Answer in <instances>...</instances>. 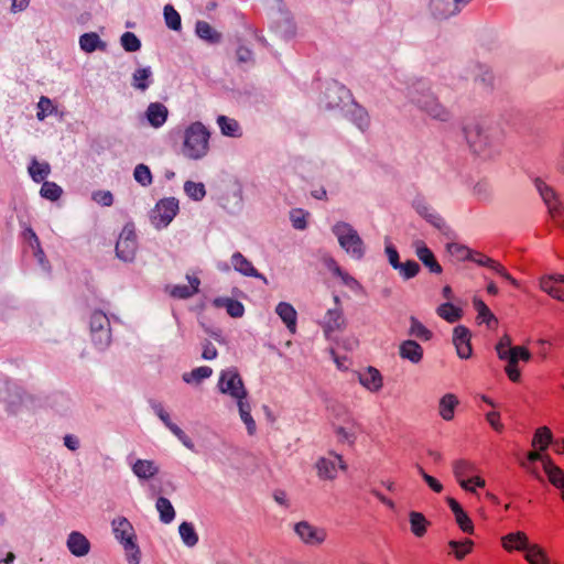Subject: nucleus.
I'll use <instances>...</instances> for the list:
<instances>
[{
	"label": "nucleus",
	"instance_id": "33",
	"mask_svg": "<svg viewBox=\"0 0 564 564\" xmlns=\"http://www.w3.org/2000/svg\"><path fill=\"white\" fill-rule=\"evenodd\" d=\"M195 32L199 39L212 44L219 43L221 40V34L206 21H197Z\"/></svg>",
	"mask_w": 564,
	"mask_h": 564
},
{
	"label": "nucleus",
	"instance_id": "5",
	"mask_svg": "<svg viewBox=\"0 0 564 564\" xmlns=\"http://www.w3.org/2000/svg\"><path fill=\"white\" fill-rule=\"evenodd\" d=\"M217 386L221 393L230 395L237 402L248 397V391L236 368L223 370Z\"/></svg>",
	"mask_w": 564,
	"mask_h": 564
},
{
	"label": "nucleus",
	"instance_id": "62",
	"mask_svg": "<svg viewBox=\"0 0 564 564\" xmlns=\"http://www.w3.org/2000/svg\"><path fill=\"white\" fill-rule=\"evenodd\" d=\"M351 116H352V119L356 122V124L361 130H364L365 128H367L369 126V117H368L367 111L364 108H361L357 105L354 106V109L351 110Z\"/></svg>",
	"mask_w": 564,
	"mask_h": 564
},
{
	"label": "nucleus",
	"instance_id": "6",
	"mask_svg": "<svg viewBox=\"0 0 564 564\" xmlns=\"http://www.w3.org/2000/svg\"><path fill=\"white\" fill-rule=\"evenodd\" d=\"M535 187L539 191L543 202L547 206L552 219L558 224H564V207L562 206L555 191L541 180H535Z\"/></svg>",
	"mask_w": 564,
	"mask_h": 564
},
{
	"label": "nucleus",
	"instance_id": "57",
	"mask_svg": "<svg viewBox=\"0 0 564 564\" xmlns=\"http://www.w3.org/2000/svg\"><path fill=\"white\" fill-rule=\"evenodd\" d=\"M62 192V188L53 182H44L41 187V195L50 200L58 199Z\"/></svg>",
	"mask_w": 564,
	"mask_h": 564
},
{
	"label": "nucleus",
	"instance_id": "19",
	"mask_svg": "<svg viewBox=\"0 0 564 564\" xmlns=\"http://www.w3.org/2000/svg\"><path fill=\"white\" fill-rule=\"evenodd\" d=\"M501 544L507 552L524 551L525 553L531 545L528 535L522 531L512 532L502 536Z\"/></svg>",
	"mask_w": 564,
	"mask_h": 564
},
{
	"label": "nucleus",
	"instance_id": "59",
	"mask_svg": "<svg viewBox=\"0 0 564 564\" xmlns=\"http://www.w3.org/2000/svg\"><path fill=\"white\" fill-rule=\"evenodd\" d=\"M459 486L465 491L476 495V488H484L486 486V480L480 476H474L463 482H459Z\"/></svg>",
	"mask_w": 564,
	"mask_h": 564
},
{
	"label": "nucleus",
	"instance_id": "63",
	"mask_svg": "<svg viewBox=\"0 0 564 564\" xmlns=\"http://www.w3.org/2000/svg\"><path fill=\"white\" fill-rule=\"evenodd\" d=\"M308 216V213L304 212L303 209H293L291 212V221L295 229H305L306 228V217Z\"/></svg>",
	"mask_w": 564,
	"mask_h": 564
},
{
	"label": "nucleus",
	"instance_id": "8",
	"mask_svg": "<svg viewBox=\"0 0 564 564\" xmlns=\"http://www.w3.org/2000/svg\"><path fill=\"white\" fill-rule=\"evenodd\" d=\"M412 100L433 119L447 121L451 118V112L430 91H424L420 96H412Z\"/></svg>",
	"mask_w": 564,
	"mask_h": 564
},
{
	"label": "nucleus",
	"instance_id": "32",
	"mask_svg": "<svg viewBox=\"0 0 564 564\" xmlns=\"http://www.w3.org/2000/svg\"><path fill=\"white\" fill-rule=\"evenodd\" d=\"M161 421L164 423V425L183 443L185 447H187L191 451H195V445L192 442V440L184 433L183 430H181L176 424H174L169 413L165 411L161 415H159Z\"/></svg>",
	"mask_w": 564,
	"mask_h": 564
},
{
	"label": "nucleus",
	"instance_id": "51",
	"mask_svg": "<svg viewBox=\"0 0 564 564\" xmlns=\"http://www.w3.org/2000/svg\"><path fill=\"white\" fill-rule=\"evenodd\" d=\"M164 20L170 29L174 31H178L181 29V15L173 6L166 4L164 7Z\"/></svg>",
	"mask_w": 564,
	"mask_h": 564
},
{
	"label": "nucleus",
	"instance_id": "4",
	"mask_svg": "<svg viewBox=\"0 0 564 564\" xmlns=\"http://www.w3.org/2000/svg\"><path fill=\"white\" fill-rule=\"evenodd\" d=\"M333 232L337 237L339 245L352 258L361 259L365 253L364 242L358 232L347 223L340 221L333 227Z\"/></svg>",
	"mask_w": 564,
	"mask_h": 564
},
{
	"label": "nucleus",
	"instance_id": "18",
	"mask_svg": "<svg viewBox=\"0 0 564 564\" xmlns=\"http://www.w3.org/2000/svg\"><path fill=\"white\" fill-rule=\"evenodd\" d=\"M110 323L107 315L100 311H96L90 316L91 333H99V341L109 343L110 338Z\"/></svg>",
	"mask_w": 564,
	"mask_h": 564
},
{
	"label": "nucleus",
	"instance_id": "25",
	"mask_svg": "<svg viewBox=\"0 0 564 564\" xmlns=\"http://www.w3.org/2000/svg\"><path fill=\"white\" fill-rule=\"evenodd\" d=\"M67 546L75 556H84L90 550V543L86 536L79 532H72L67 540Z\"/></svg>",
	"mask_w": 564,
	"mask_h": 564
},
{
	"label": "nucleus",
	"instance_id": "14",
	"mask_svg": "<svg viewBox=\"0 0 564 564\" xmlns=\"http://www.w3.org/2000/svg\"><path fill=\"white\" fill-rule=\"evenodd\" d=\"M111 525L116 539L119 540L123 546L131 547L137 536L130 521L124 517H119L112 520Z\"/></svg>",
	"mask_w": 564,
	"mask_h": 564
},
{
	"label": "nucleus",
	"instance_id": "12",
	"mask_svg": "<svg viewBox=\"0 0 564 564\" xmlns=\"http://www.w3.org/2000/svg\"><path fill=\"white\" fill-rule=\"evenodd\" d=\"M540 289L552 299L564 302V275L551 274L544 275L539 282Z\"/></svg>",
	"mask_w": 564,
	"mask_h": 564
},
{
	"label": "nucleus",
	"instance_id": "20",
	"mask_svg": "<svg viewBox=\"0 0 564 564\" xmlns=\"http://www.w3.org/2000/svg\"><path fill=\"white\" fill-rule=\"evenodd\" d=\"M145 117L151 127L159 129L166 122L169 109L161 102H151L145 110Z\"/></svg>",
	"mask_w": 564,
	"mask_h": 564
},
{
	"label": "nucleus",
	"instance_id": "22",
	"mask_svg": "<svg viewBox=\"0 0 564 564\" xmlns=\"http://www.w3.org/2000/svg\"><path fill=\"white\" fill-rule=\"evenodd\" d=\"M424 350L422 346L412 339L402 341L399 346V355L402 359L409 360L412 364H419L423 359Z\"/></svg>",
	"mask_w": 564,
	"mask_h": 564
},
{
	"label": "nucleus",
	"instance_id": "31",
	"mask_svg": "<svg viewBox=\"0 0 564 564\" xmlns=\"http://www.w3.org/2000/svg\"><path fill=\"white\" fill-rule=\"evenodd\" d=\"M79 45L86 53H93L96 50L106 51L107 48V44L94 32L83 34L79 39Z\"/></svg>",
	"mask_w": 564,
	"mask_h": 564
},
{
	"label": "nucleus",
	"instance_id": "21",
	"mask_svg": "<svg viewBox=\"0 0 564 564\" xmlns=\"http://www.w3.org/2000/svg\"><path fill=\"white\" fill-rule=\"evenodd\" d=\"M188 284H178L169 288L172 297L185 300L189 299L199 291L200 280L197 276L187 275Z\"/></svg>",
	"mask_w": 564,
	"mask_h": 564
},
{
	"label": "nucleus",
	"instance_id": "16",
	"mask_svg": "<svg viewBox=\"0 0 564 564\" xmlns=\"http://www.w3.org/2000/svg\"><path fill=\"white\" fill-rule=\"evenodd\" d=\"M465 3L460 0H431L430 10L437 19H447L456 14Z\"/></svg>",
	"mask_w": 564,
	"mask_h": 564
},
{
	"label": "nucleus",
	"instance_id": "2",
	"mask_svg": "<svg viewBox=\"0 0 564 564\" xmlns=\"http://www.w3.org/2000/svg\"><path fill=\"white\" fill-rule=\"evenodd\" d=\"M496 351L498 358L507 362L505 371L509 380L519 382L521 379L519 362H529L532 358L531 352L523 346H512L511 337L507 334L497 343Z\"/></svg>",
	"mask_w": 564,
	"mask_h": 564
},
{
	"label": "nucleus",
	"instance_id": "56",
	"mask_svg": "<svg viewBox=\"0 0 564 564\" xmlns=\"http://www.w3.org/2000/svg\"><path fill=\"white\" fill-rule=\"evenodd\" d=\"M121 45L127 52H137L141 47V42L132 32H126L120 39Z\"/></svg>",
	"mask_w": 564,
	"mask_h": 564
},
{
	"label": "nucleus",
	"instance_id": "26",
	"mask_svg": "<svg viewBox=\"0 0 564 564\" xmlns=\"http://www.w3.org/2000/svg\"><path fill=\"white\" fill-rule=\"evenodd\" d=\"M275 312L279 315V317L282 319V322L285 324L288 329L291 333H295L296 319H297V313H296L295 308L286 302H281L278 304Z\"/></svg>",
	"mask_w": 564,
	"mask_h": 564
},
{
	"label": "nucleus",
	"instance_id": "36",
	"mask_svg": "<svg viewBox=\"0 0 564 564\" xmlns=\"http://www.w3.org/2000/svg\"><path fill=\"white\" fill-rule=\"evenodd\" d=\"M133 473L139 478H151L158 474L159 468L152 460L138 459L132 466Z\"/></svg>",
	"mask_w": 564,
	"mask_h": 564
},
{
	"label": "nucleus",
	"instance_id": "27",
	"mask_svg": "<svg viewBox=\"0 0 564 564\" xmlns=\"http://www.w3.org/2000/svg\"><path fill=\"white\" fill-rule=\"evenodd\" d=\"M459 401L455 394L447 393L443 395L438 403V413L441 417L445 421H452L454 419L455 409Z\"/></svg>",
	"mask_w": 564,
	"mask_h": 564
},
{
	"label": "nucleus",
	"instance_id": "15",
	"mask_svg": "<svg viewBox=\"0 0 564 564\" xmlns=\"http://www.w3.org/2000/svg\"><path fill=\"white\" fill-rule=\"evenodd\" d=\"M469 260L474 261L478 265L489 268L490 270L495 271L497 274L502 276L505 280H507L509 283H511L513 286H516V288L519 286L518 281L514 278H512L508 273L506 268L498 261H496L480 252H473V251H471V256L469 257Z\"/></svg>",
	"mask_w": 564,
	"mask_h": 564
},
{
	"label": "nucleus",
	"instance_id": "53",
	"mask_svg": "<svg viewBox=\"0 0 564 564\" xmlns=\"http://www.w3.org/2000/svg\"><path fill=\"white\" fill-rule=\"evenodd\" d=\"M356 426V422L351 420V426L349 429L344 426H337L335 429V434L339 442L354 444L356 441V431L354 427Z\"/></svg>",
	"mask_w": 564,
	"mask_h": 564
},
{
	"label": "nucleus",
	"instance_id": "54",
	"mask_svg": "<svg viewBox=\"0 0 564 564\" xmlns=\"http://www.w3.org/2000/svg\"><path fill=\"white\" fill-rule=\"evenodd\" d=\"M134 180L142 186L152 184V174L145 164H138L133 172Z\"/></svg>",
	"mask_w": 564,
	"mask_h": 564
},
{
	"label": "nucleus",
	"instance_id": "61",
	"mask_svg": "<svg viewBox=\"0 0 564 564\" xmlns=\"http://www.w3.org/2000/svg\"><path fill=\"white\" fill-rule=\"evenodd\" d=\"M37 113L36 117L39 120H44L47 115L53 113L55 107L52 104V100L48 97L42 96L37 102Z\"/></svg>",
	"mask_w": 564,
	"mask_h": 564
},
{
	"label": "nucleus",
	"instance_id": "55",
	"mask_svg": "<svg viewBox=\"0 0 564 564\" xmlns=\"http://www.w3.org/2000/svg\"><path fill=\"white\" fill-rule=\"evenodd\" d=\"M185 193L195 200H200L205 197L206 191L203 183H195L187 181L184 185Z\"/></svg>",
	"mask_w": 564,
	"mask_h": 564
},
{
	"label": "nucleus",
	"instance_id": "49",
	"mask_svg": "<svg viewBox=\"0 0 564 564\" xmlns=\"http://www.w3.org/2000/svg\"><path fill=\"white\" fill-rule=\"evenodd\" d=\"M213 375V369L208 366H202L193 369L191 372L183 375V380L187 383L200 382L204 379L209 378Z\"/></svg>",
	"mask_w": 564,
	"mask_h": 564
},
{
	"label": "nucleus",
	"instance_id": "40",
	"mask_svg": "<svg viewBox=\"0 0 564 564\" xmlns=\"http://www.w3.org/2000/svg\"><path fill=\"white\" fill-rule=\"evenodd\" d=\"M239 414L242 422L246 424L248 433L252 435L256 432V422L251 416V405L248 399H243L237 402Z\"/></svg>",
	"mask_w": 564,
	"mask_h": 564
},
{
	"label": "nucleus",
	"instance_id": "46",
	"mask_svg": "<svg viewBox=\"0 0 564 564\" xmlns=\"http://www.w3.org/2000/svg\"><path fill=\"white\" fill-rule=\"evenodd\" d=\"M50 171L51 169L48 163L39 162L36 160H33L29 167L31 177L37 183L43 182L50 174Z\"/></svg>",
	"mask_w": 564,
	"mask_h": 564
},
{
	"label": "nucleus",
	"instance_id": "47",
	"mask_svg": "<svg viewBox=\"0 0 564 564\" xmlns=\"http://www.w3.org/2000/svg\"><path fill=\"white\" fill-rule=\"evenodd\" d=\"M409 335L416 337L421 340H430L433 336L432 332L427 329L419 319L411 317Z\"/></svg>",
	"mask_w": 564,
	"mask_h": 564
},
{
	"label": "nucleus",
	"instance_id": "42",
	"mask_svg": "<svg viewBox=\"0 0 564 564\" xmlns=\"http://www.w3.org/2000/svg\"><path fill=\"white\" fill-rule=\"evenodd\" d=\"M155 507H156V510L160 513V520L163 523H170V522H172L174 520V518H175V510H174L171 501L167 498L160 497L156 500Z\"/></svg>",
	"mask_w": 564,
	"mask_h": 564
},
{
	"label": "nucleus",
	"instance_id": "17",
	"mask_svg": "<svg viewBox=\"0 0 564 564\" xmlns=\"http://www.w3.org/2000/svg\"><path fill=\"white\" fill-rule=\"evenodd\" d=\"M360 384L369 392L377 393L383 387V377L375 367H368L358 375Z\"/></svg>",
	"mask_w": 564,
	"mask_h": 564
},
{
	"label": "nucleus",
	"instance_id": "58",
	"mask_svg": "<svg viewBox=\"0 0 564 564\" xmlns=\"http://www.w3.org/2000/svg\"><path fill=\"white\" fill-rule=\"evenodd\" d=\"M399 270L400 274L409 280L414 278L420 272V265L417 262L413 260H408L405 262H401L400 267L397 269Z\"/></svg>",
	"mask_w": 564,
	"mask_h": 564
},
{
	"label": "nucleus",
	"instance_id": "1",
	"mask_svg": "<svg viewBox=\"0 0 564 564\" xmlns=\"http://www.w3.org/2000/svg\"><path fill=\"white\" fill-rule=\"evenodd\" d=\"M463 132L470 150L477 155L491 158L497 152L496 138L481 122L467 120L463 126Z\"/></svg>",
	"mask_w": 564,
	"mask_h": 564
},
{
	"label": "nucleus",
	"instance_id": "28",
	"mask_svg": "<svg viewBox=\"0 0 564 564\" xmlns=\"http://www.w3.org/2000/svg\"><path fill=\"white\" fill-rule=\"evenodd\" d=\"M416 256L432 273L440 274L442 272L441 264L436 261L433 252L424 243H419L416 246Z\"/></svg>",
	"mask_w": 564,
	"mask_h": 564
},
{
	"label": "nucleus",
	"instance_id": "50",
	"mask_svg": "<svg viewBox=\"0 0 564 564\" xmlns=\"http://www.w3.org/2000/svg\"><path fill=\"white\" fill-rule=\"evenodd\" d=\"M180 535L183 540V542L187 546H194L198 542V535L194 529V525L189 522H182L180 528Z\"/></svg>",
	"mask_w": 564,
	"mask_h": 564
},
{
	"label": "nucleus",
	"instance_id": "38",
	"mask_svg": "<svg viewBox=\"0 0 564 564\" xmlns=\"http://www.w3.org/2000/svg\"><path fill=\"white\" fill-rule=\"evenodd\" d=\"M409 518L412 533L417 538L423 536L426 533L429 525V521L424 514L417 511H411Z\"/></svg>",
	"mask_w": 564,
	"mask_h": 564
},
{
	"label": "nucleus",
	"instance_id": "45",
	"mask_svg": "<svg viewBox=\"0 0 564 564\" xmlns=\"http://www.w3.org/2000/svg\"><path fill=\"white\" fill-rule=\"evenodd\" d=\"M217 123L224 135L238 137L239 135V123L237 120L228 118L226 116H219Z\"/></svg>",
	"mask_w": 564,
	"mask_h": 564
},
{
	"label": "nucleus",
	"instance_id": "9",
	"mask_svg": "<svg viewBox=\"0 0 564 564\" xmlns=\"http://www.w3.org/2000/svg\"><path fill=\"white\" fill-rule=\"evenodd\" d=\"M137 235L134 228L130 225L123 227L119 235L116 252L123 261H132L137 252Z\"/></svg>",
	"mask_w": 564,
	"mask_h": 564
},
{
	"label": "nucleus",
	"instance_id": "44",
	"mask_svg": "<svg viewBox=\"0 0 564 564\" xmlns=\"http://www.w3.org/2000/svg\"><path fill=\"white\" fill-rule=\"evenodd\" d=\"M448 546L453 551L455 557L460 561L471 552L474 542L469 539H465L464 541L452 540L448 542Z\"/></svg>",
	"mask_w": 564,
	"mask_h": 564
},
{
	"label": "nucleus",
	"instance_id": "39",
	"mask_svg": "<svg viewBox=\"0 0 564 564\" xmlns=\"http://www.w3.org/2000/svg\"><path fill=\"white\" fill-rule=\"evenodd\" d=\"M151 76L152 72L150 67L138 68L132 74V86L141 91L147 90L152 82Z\"/></svg>",
	"mask_w": 564,
	"mask_h": 564
},
{
	"label": "nucleus",
	"instance_id": "11",
	"mask_svg": "<svg viewBox=\"0 0 564 564\" xmlns=\"http://www.w3.org/2000/svg\"><path fill=\"white\" fill-rule=\"evenodd\" d=\"M294 531L301 541L308 545H319L327 536V533L323 528L315 527L307 521L296 523Z\"/></svg>",
	"mask_w": 564,
	"mask_h": 564
},
{
	"label": "nucleus",
	"instance_id": "30",
	"mask_svg": "<svg viewBox=\"0 0 564 564\" xmlns=\"http://www.w3.org/2000/svg\"><path fill=\"white\" fill-rule=\"evenodd\" d=\"M215 307L226 308L227 313L231 317H241L245 313L243 305L234 299L230 297H217L213 301Z\"/></svg>",
	"mask_w": 564,
	"mask_h": 564
},
{
	"label": "nucleus",
	"instance_id": "29",
	"mask_svg": "<svg viewBox=\"0 0 564 564\" xmlns=\"http://www.w3.org/2000/svg\"><path fill=\"white\" fill-rule=\"evenodd\" d=\"M346 321L341 307L328 310L325 316V332L340 330L345 327Z\"/></svg>",
	"mask_w": 564,
	"mask_h": 564
},
{
	"label": "nucleus",
	"instance_id": "10",
	"mask_svg": "<svg viewBox=\"0 0 564 564\" xmlns=\"http://www.w3.org/2000/svg\"><path fill=\"white\" fill-rule=\"evenodd\" d=\"M317 475L321 479L333 480L337 477L339 469H346L343 457L335 453H329L327 457H321L316 463Z\"/></svg>",
	"mask_w": 564,
	"mask_h": 564
},
{
	"label": "nucleus",
	"instance_id": "35",
	"mask_svg": "<svg viewBox=\"0 0 564 564\" xmlns=\"http://www.w3.org/2000/svg\"><path fill=\"white\" fill-rule=\"evenodd\" d=\"M474 308L477 312V319L481 323H486L488 327L496 326L498 324V319L491 313L489 307L485 304L484 301L479 299H474Z\"/></svg>",
	"mask_w": 564,
	"mask_h": 564
},
{
	"label": "nucleus",
	"instance_id": "48",
	"mask_svg": "<svg viewBox=\"0 0 564 564\" xmlns=\"http://www.w3.org/2000/svg\"><path fill=\"white\" fill-rule=\"evenodd\" d=\"M525 560L530 564H549L546 553L538 544H531L525 553Z\"/></svg>",
	"mask_w": 564,
	"mask_h": 564
},
{
	"label": "nucleus",
	"instance_id": "43",
	"mask_svg": "<svg viewBox=\"0 0 564 564\" xmlns=\"http://www.w3.org/2000/svg\"><path fill=\"white\" fill-rule=\"evenodd\" d=\"M26 235L29 236L28 237L29 246L31 247L34 257L37 259L39 263L43 268H46L47 261L45 258V253H44L43 249L41 248L39 237L32 229H28Z\"/></svg>",
	"mask_w": 564,
	"mask_h": 564
},
{
	"label": "nucleus",
	"instance_id": "60",
	"mask_svg": "<svg viewBox=\"0 0 564 564\" xmlns=\"http://www.w3.org/2000/svg\"><path fill=\"white\" fill-rule=\"evenodd\" d=\"M447 251L454 256L457 260L463 261L469 259L471 250L459 243H448Z\"/></svg>",
	"mask_w": 564,
	"mask_h": 564
},
{
	"label": "nucleus",
	"instance_id": "52",
	"mask_svg": "<svg viewBox=\"0 0 564 564\" xmlns=\"http://www.w3.org/2000/svg\"><path fill=\"white\" fill-rule=\"evenodd\" d=\"M330 269L333 273L339 276L343 283L349 289L357 290L360 288L359 282L347 272H344L335 261H332Z\"/></svg>",
	"mask_w": 564,
	"mask_h": 564
},
{
	"label": "nucleus",
	"instance_id": "13",
	"mask_svg": "<svg viewBox=\"0 0 564 564\" xmlns=\"http://www.w3.org/2000/svg\"><path fill=\"white\" fill-rule=\"evenodd\" d=\"M471 334L469 329L463 325H458L453 332V344L456 348L457 355L462 359L471 357L473 348L470 344Z\"/></svg>",
	"mask_w": 564,
	"mask_h": 564
},
{
	"label": "nucleus",
	"instance_id": "23",
	"mask_svg": "<svg viewBox=\"0 0 564 564\" xmlns=\"http://www.w3.org/2000/svg\"><path fill=\"white\" fill-rule=\"evenodd\" d=\"M452 470H453V475L455 477V479L457 480V482H463L467 479H469L470 477H474L476 470H477V467L475 465V463H473L471 460H468V459H465V458H459V459H455L453 463H452Z\"/></svg>",
	"mask_w": 564,
	"mask_h": 564
},
{
	"label": "nucleus",
	"instance_id": "37",
	"mask_svg": "<svg viewBox=\"0 0 564 564\" xmlns=\"http://www.w3.org/2000/svg\"><path fill=\"white\" fill-rule=\"evenodd\" d=\"M437 315L448 323L458 322L463 317L462 308L453 305L452 303L441 304L436 308Z\"/></svg>",
	"mask_w": 564,
	"mask_h": 564
},
{
	"label": "nucleus",
	"instance_id": "24",
	"mask_svg": "<svg viewBox=\"0 0 564 564\" xmlns=\"http://www.w3.org/2000/svg\"><path fill=\"white\" fill-rule=\"evenodd\" d=\"M231 263L236 271L240 272L247 276H253L262 279L267 282V279L258 272V270L252 265V263L245 258L240 252H235L231 257Z\"/></svg>",
	"mask_w": 564,
	"mask_h": 564
},
{
	"label": "nucleus",
	"instance_id": "64",
	"mask_svg": "<svg viewBox=\"0 0 564 564\" xmlns=\"http://www.w3.org/2000/svg\"><path fill=\"white\" fill-rule=\"evenodd\" d=\"M455 521L463 532H465L467 534L474 533V523L465 511L463 513L456 516Z\"/></svg>",
	"mask_w": 564,
	"mask_h": 564
},
{
	"label": "nucleus",
	"instance_id": "7",
	"mask_svg": "<svg viewBox=\"0 0 564 564\" xmlns=\"http://www.w3.org/2000/svg\"><path fill=\"white\" fill-rule=\"evenodd\" d=\"M178 212V200L174 197L159 200L151 212L152 224L158 227H166Z\"/></svg>",
	"mask_w": 564,
	"mask_h": 564
},
{
	"label": "nucleus",
	"instance_id": "41",
	"mask_svg": "<svg viewBox=\"0 0 564 564\" xmlns=\"http://www.w3.org/2000/svg\"><path fill=\"white\" fill-rule=\"evenodd\" d=\"M552 432L547 426L539 427L533 436L532 446L540 451H545L552 443Z\"/></svg>",
	"mask_w": 564,
	"mask_h": 564
},
{
	"label": "nucleus",
	"instance_id": "3",
	"mask_svg": "<svg viewBox=\"0 0 564 564\" xmlns=\"http://www.w3.org/2000/svg\"><path fill=\"white\" fill-rule=\"evenodd\" d=\"M182 153L191 160H199L209 151L210 132L202 122L191 123L184 131Z\"/></svg>",
	"mask_w": 564,
	"mask_h": 564
},
{
	"label": "nucleus",
	"instance_id": "34",
	"mask_svg": "<svg viewBox=\"0 0 564 564\" xmlns=\"http://www.w3.org/2000/svg\"><path fill=\"white\" fill-rule=\"evenodd\" d=\"M549 481L558 489H564V470L556 466L552 459H545V469Z\"/></svg>",
	"mask_w": 564,
	"mask_h": 564
}]
</instances>
